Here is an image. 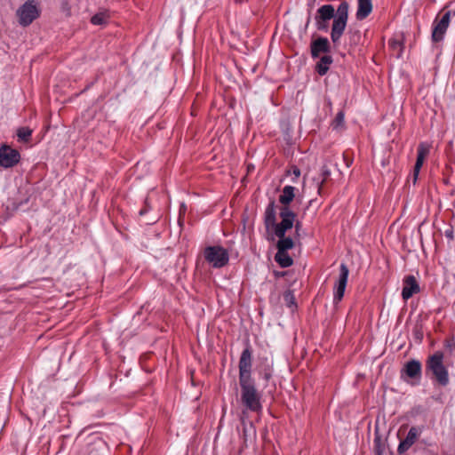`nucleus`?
Returning <instances> with one entry per match:
<instances>
[{
  "label": "nucleus",
  "instance_id": "12",
  "mask_svg": "<svg viewBox=\"0 0 455 455\" xmlns=\"http://www.w3.org/2000/svg\"><path fill=\"white\" fill-rule=\"evenodd\" d=\"M424 427H411L407 433L406 437L400 441L397 447L398 454L405 453L417 441L419 435L422 432Z\"/></svg>",
  "mask_w": 455,
  "mask_h": 455
},
{
  "label": "nucleus",
  "instance_id": "13",
  "mask_svg": "<svg viewBox=\"0 0 455 455\" xmlns=\"http://www.w3.org/2000/svg\"><path fill=\"white\" fill-rule=\"evenodd\" d=\"M403 284L402 298L404 301H407L414 294L420 291L419 284L416 277L412 275H405L403 280Z\"/></svg>",
  "mask_w": 455,
  "mask_h": 455
},
{
  "label": "nucleus",
  "instance_id": "2",
  "mask_svg": "<svg viewBox=\"0 0 455 455\" xmlns=\"http://www.w3.org/2000/svg\"><path fill=\"white\" fill-rule=\"evenodd\" d=\"M443 352L435 351L427 356L425 366L426 373H431L432 379L441 387L447 386L450 381L448 370L443 364Z\"/></svg>",
  "mask_w": 455,
  "mask_h": 455
},
{
  "label": "nucleus",
  "instance_id": "17",
  "mask_svg": "<svg viewBox=\"0 0 455 455\" xmlns=\"http://www.w3.org/2000/svg\"><path fill=\"white\" fill-rule=\"evenodd\" d=\"M257 372L267 383L274 374L273 363L267 356L259 357Z\"/></svg>",
  "mask_w": 455,
  "mask_h": 455
},
{
  "label": "nucleus",
  "instance_id": "8",
  "mask_svg": "<svg viewBox=\"0 0 455 455\" xmlns=\"http://www.w3.org/2000/svg\"><path fill=\"white\" fill-rule=\"evenodd\" d=\"M296 188L287 185L283 188L282 194L279 196L278 201L282 204L279 209V216L281 220H295L296 213L291 210L290 204L295 198Z\"/></svg>",
  "mask_w": 455,
  "mask_h": 455
},
{
  "label": "nucleus",
  "instance_id": "18",
  "mask_svg": "<svg viewBox=\"0 0 455 455\" xmlns=\"http://www.w3.org/2000/svg\"><path fill=\"white\" fill-rule=\"evenodd\" d=\"M372 12L371 0H357V11L355 17L358 20L366 19Z\"/></svg>",
  "mask_w": 455,
  "mask_h": 455
},
{
  "label": "nucleus",
  "instance_id": "37",
  "mask_svg": "<svg viewBox=\"0 0 455 455\" xmlns=\"http://www.w3.org/2000/svg\"><path fill=\"white\" fill-rule=\"evenodd\" d=\"M445 236L450 238V239H453V232L451 229H449V230H446L445 231Z\"/></svg>",
  "mask_w": 455,
  "mask_h": 455
},
{
  "label": "nucleus",
  "instance_id": "9",
  "mask_svg": "<svg viewBox=\"0 0 455 455\" xmlns=\"http://www.w3.org/2000/svg\"><path fill=\"white\" fill-rule=\"evenodd\" d=\"M295 220H287L286 218L281 220L279 226L275 230V235L279 238L276 243V249L278 251H288L292 249L295 245L293 239L290 236H285L286 232L293 227Z\"/></svg>",
  "mask_w": 455,
  "mask_h": 455
},
{
  "label": "nucleus",
  "instance_id": "22",
  "mask_svg": "<svg viewBox=\"0 0 455 455\" xmlns=\"http://www.w3.org/2000/svg\"><path fill=\"white\" fill-rule=\"evenodd\" d=\"M331 126L332 130H339L345 128V112L340 110L337 113L335 118L331 121Z\"/></svg>",
  "mask_w": 455,
  "mask_h": 455
},
{
  "label": "nucleus",
  "instance_id": "19",
  "mask_svg": "<svg viewBox=\"0 0 455 455\" xmlns=\"http://www.w3.org/2000/svg\"><path fill=\"white\" fill-rule=\"evenodd\" d=\"M333 62V58L328 53L324 54L320 58L318 62L315 64V72L323 76L327 74L330 69V66Z\"/></svg>",
  "mask_w": 455,
  "mask_h": 455
},
{
  "label": "nucleus",
  "instance_id": "29",
  "mask_svg": "<svg viewBox=\"0 0 455 455\" xmlns=\"http://www.w3.org/2000/svg\"><path fill=\"white\" fill-rule=\"evenodd\" d=\"M315 27H316L317 30L324 31V32H326L328 30V28H329L328 20H323L316 17H315Z\"/></svg>",
  "mask_w": 455,
  "mask_h": 455
},
{
  "label": "nucleus",
  "instance_id": "30",
  "mask_svg": "<svg viewBox=\"0 0 455 455\" xmlns=\"http://www.w3.org/2000/svg\"><path fill=\"white\" fill-rule=\"evenodd\" d=\"M288 174L293 175L292 181L296 182L297 179L300 176V170L297 165H291V169L287 172Z\"/></svg>",
  "mask_w": 455,
  "mask_h": 455
},
{
  "label": "nucleus",
  "instance_id": "6",
  "mask_svg": "<svg viewBox=\"0 0 455 455\" xmlns=\"http://www.w3.org/2000/svg\"><path fill=\"white\" fill-rule=\"evenodd\" d=\"M400 378L412 386L419 385L422 378V364L417 359H410L400 371Z\"/></svg>",
  "mask_w": 455,
  "mask_h": 455
},
{
  "label": "nucleus",
  "instance_id": "14",
  "mask_svg": "<svg viewBox=\"0 0 455 455\" xmlns=\"http://www.w3.org/2000/svg\"><path fill=\"white\" fill-rule=\"evenodd\" d=\"M331 44L327 37L318 36L310 43V52L313 59L319 58L322 53L331 52Z\"/></svg>",
  "mask_w": 455,
  "mask_h": 455
},
{
  "label": "nucleus",
  "instance_id": "11",
  "mask_svg": "<svg viewBox=\"0 0 455 455\" xmlns=\"http://www.w3.org/2000/svg\"><path fill=\"white\" fill-rule=\"evenodd\" d=\"M349 269L345 263L339 266V275L333 288V304L336 307L343 299L347 284Z\"/></svg>",
  "mask_w": 455,
  "mask_h": 455
},
{
  "label": "nucleus",
  "instance_id": "20",
  "mask_svg": "<svg viewBox=\"0 0 455 455\" xmlns=\"http://www.w3.org/2000/svg\"><path fill=\"white\" fill-rule=\"evenodd\" d=\"M336 16L334 7L331 4H324L322 5L318 10L315 15L316 18H319L323 20H330L334 19Z\"/></svg>",
  "mask_w": 455,
  "mask_h": 455
},
{
  "label": "nucleus",
  "instance_id": "1",
  "mask_svg": "<svg viewBox=\"0 0 455 455\" xmlns=\"http://www.w3.org/2000/svg\"><path fill=\"white\" fill-rule=\"evenodd\" d=\"M253 350L249 340L246 341L238 361V384L240 387V403L244 410L251 412L262 411V395L257 387L252 376Z\"/></svg>",
  "mask_w": 455,
  "mask_h": 455
},
{
  "label": "nucleus",
  "instance_id": "24",
  "mask_svg": "<svg viewBox=\"0 0 455 455\" xmlns=\"http://www.w3.org/2000/svg\"><path fill=\"white\" fill-rule=\"evenodd\" d=\"M389 47L393 51H398L397 58L401 57V53L403 50V36L401 38H392L388 42Z\"/></svg>",
  "mask_w": 455,
  "mask_h": 455
},
{
  "label": "nucleus",
  "instance_id": "26",
  "mask_svg": "<svg viewBox=\"0 0 455 455\" xmlns=\"http://www.w3.org/2000/svg\"><path fill=\"white\" fill-rule=\"evenodd\" d=\"M331 175V172L327 165H323L321 168L320 176L322 177L321 180L317 182V190L318 194L322 196L323 185L325 183L329 176Z\"/></svg>",
  "mask_w": 455,
  "mask_h": 455
},
{
  "label": "nucleus",
  "instance_id": "31",
  "mask_svg": "<svg viewBox=\"0 0 455 455\" xmlns=\"http://www.w3.org/2000/svg\"><path fill=\"white\" fill-rule=\"evenodd\" d=\"M414 339L420 343L423 339V331L420 326H415L413 329Z\"/></svg>",
  "mask_w": 455,
  "mask_h": 455
},
{
  "label": "nucleus",
  "instance_id": "38",
  "mask_svg": "<svg viewBox=\"0 0 455 455\" xmlns=\"http://www.w3.org/2000/svg\"><path fill=\"white\" fill-rule=\"evenodd\" d=\"M156 222V220L154 219V220H150L147 221L146 224L151 225V224H155Z\"/></svg>",
  "mask_w": 455,
  "mask_h": 455
},
{
  "label": "nucleus",
  "instance_id": "3",
  "mask_svg": "<svg viewBox=\"0 0 455 455\" xmlns=\"http://www.w3.org/2000/svg\"><path fill=\"white\" fill-rule=\"evenodd\" d=\"M448 5L443 7L440 13L435 18L432 24L431 41L433 44H438L443 41L447 29L451 23V16H455V10H446Z\"/></svg>",
  "mask_w": 455,
  "mask_h": 455
},
{
  "label": "nucleus",
  "instance_id": "23",
  "mask_svg": "<svg viewBox=\"0 0 455 455\" xmlns=\"http://www.w3.org/2000/svg\"><path fill=\"white\" fill-rule=\"evenodd\" d=\"M33 131L28 126H22L17 130V137L19 141L28 142L31 140Z\"/></svg>",
  "mask_w": 455,
  "mask_h": 455
},
{
  "label": "nucleus",
  "instance_id": "36",
  "mask_svg": "<svg viewBox=\"0 0 455 455\" xmlns=\"http://www.w3.org/2000/svg\"><path fill=\"white\" fill-rule=\"evenodd\" d=\"M301 227H302V224L300 221H297L296 224H295V233H296V235H299V230L301 229Z\"/></svg>",
  "mask_w": 455,
  "mask_h": 455
},
{
  "label": "nucleus",
  "instance_id": "34",
  "mask_svg": "<svg viewBox=\"0 0 455 455\" xmlns=\"http://www.w3.org/2000/svg\"><path fill=\"white\" fill-rule=\"evenodd\" d=\"M61 9L67 13V15H70V6L68 1H64L62 3Z\"/></svg>",
  "mask_w": 455,
  "mask_h": 455
},
{
  "label": "nucleus",
  "instance_id": "25",
  "mask_svg": "<svg viewBox=\"0 0 455 455\" xmlns=\"http://www.w3.org/2000/svg\"><path fill=\"white\" fill-rule=\"evenodd\" d=\"M373 450L375 455H383L385 451V443L378 433L375 434L373 439Z\"/></svg>",
  "mask_w": 455,
  "mask_h": 455
},
{
  "label": "nucleus",
  "instance_id": "35",
  "mask_svg": "<svg viewBox=\"0 0 455 455\" xmlns=\"http://www.w3.org/2000/svg\"><path fill=\"white\" fill-rule=\"evenodd\" d=\"M290 273H291L290 271H274V275L277 278L288 275Z\"/></svg>",
  "mask_w": 455,
  "mask_h": 455
},
{
  "label": "nucleus",
  "instance_id": "32",
  "mask_svg": "<svg viewBox=\"0 0 455 455\" xmlns=\"http://www.w3.org/2000/svg\"><path fill=\"white\" fill-rule=\"evenodd\" d=\"M151 210V206L148 203V198H145L144 200V205L143 207L139 211V215L140 217L145 216L149 211Z\"/></svg>",
  "mask_w": 455,
  "mask_h": 455
},
{
  "label": "nucleus",
  "instance_id": "28",
  "mask_svg": "<svg viewBox=\"0 0 455 455\" xmlns=\"http://www.w3.org/2000/svg\"><path fill=\"white\" fill-rule=\"evenodd\" d=\"M91 23L93 25H105L108 23V17L103 12H98L91 18Z\"/></svg>",
  "mask_w": 455,
  "mask_h": 455
},
{
  "label": "nucleus",
  "instance_id": "10",
  "mask_svg": "<svg viewBox=\"0 0 455 455\" xmlns=\"http://www.w3.org/2000/svg\"><path fill=\"white\" fill-rule=\"evenodd\" d=\"M20 159L21 156L19 150L5 143L0 145V167L12 168L20 162Z\"/></svg>",
  "mask_w": 455,
  "mask_h": 455
},
{
  "label": "nucleus",
  "instance_id": "5",
  "mask_svg": "<svg viewBox=\"0 0 455 455\" xmlns=\"http://www.w3.org/2000/svg\"><path fill=\"white\" fill-rule=\"evenodd\" d=\"M204 259L214 268H221L228 264L229 254L220 245L206 246L204 250Z\"/></svg>",
  "mask_w": 455,
  "mask_h": 455
},
{
  "label": "nucleus",
  "instance_id": "16",
  "mask_svg": "<svg viewBox=\"0 0 455 455\" xmlns=\"http://www.w3.org/2000/svg\"><path fill=\"white\" fill-rule=\"evenodd\" d=\"M429 149H430V146L425 142H421L418 146L417 159H416V163H415V165L413 168V174H412V183L414 185L416 184V182L418 180L419 173V171L424 164V160H425L426 156L429 154Z\"/></svg>",
  "mask_w": 455,
  "mask_h": 455
},
{
  "label": "nucleus",
  "instance_id": "40",
  "mask_svg": "<svg viewBox=\"0 0 455 455\" xmlns=\"http://www.w3.org/2000/svg\"><path fill=\"white\" fill-rule=\"evenodd\" d=\"M245 435H246V428L244 427L243 428V435L245 436Z\"/></svg>",
  "mask_w": 455,
  "mask_h": 455
},
{
  "label": "nucleus",
  "instance_id": "33",
  "mask_svg": "<svg viewBox=\"0 0 455 455\" xmlns=\"http://www.w3.org/2000/svg\"><path fill=\"white\" fill-rule=\"evenodd\" d=\"M445 347L448 348L451 352H452L455 349V341L454 339H446L445 340Z\"/></svg>",
  "mask_w": 455,
  "mask_h": 455
},
{
  "label": "nucleus",
  "instance_id": "7",
  "mask_svg": "<svg viewBox=\"0 0 455 455\" xmlns=\"http://www.w3.org/2000/svg\"><path fill=\"white\" fill-rule=\"evenodd\" d=\"M40 8L36 0L26 1L16 12L19 24L22 27L29 26L40 16Z\"/></svg>",
  "mask_w": 455,
  "mask_h": 455
},
{
  "label": "nucleus",
  "instance_id": "27",
  "mask_svg": "<svg viewBox=\"0 0 455 455\" xmlns=\"http://www.w3.org/2000/svg\"><path fill=\"white\" fill-rule=\"evenodd\" d=\"M283 297L284 303L288 307H290V308L297 307L296 299H295L294 291L292 290H290V289L286 290L283 292Z\"/></svg>",
  "mask_w": 455,
  "mask_h": 455
},
{
  "label": "nucleus",
  "instance_id": "15",
  "mask_svg": "<svg viewBox=\"0 0 455 455\" xmlns=\"http://www.w3.org/2000/svg\"><path fill=\"white\" fill-rule=\"evenodd\" d=\"M276 205L275 200H270L264 212V226L267 232L277 229L279 223L276 222Z\"/></svg>",
  "mask_w": 455,
  "mask_h": 455
},
{
  "label": "nucleus",
  "instance_id": "21",
  "mask_svg": "<svg viewBox=\"0 0 455 455\" xmlns=\"http://www.w3.org/2000/svg\"><path fill=\"white\" fill-rule=\"evenodd\" d=\"M275 260L283 268L289 267L293 264L292 258L289 255L288 251H278L275 255Z\"/></svg>",
  "mask_w": 455,
  "mask_h": 455
},
{
  "label": "nucleus",
  "instance_id": "4",
  "mask_svg": "<svg viewBox=\"0 0 455 455\" xmlns=\"http://www.w3.org/2000/svg\"><path fill=\"white\" fill-rule=\"evenodd\" d=\"M348 3L343 1L338 6L336 16L333 19L331 39L334 44H338L347 27L348 19Z\"/></svg>",
  "mask_w": 455,
  "mask_h": 455
},
{
  "label": "nucleus",
  "instance_id": "39",
  "mask_svg": "<svg viewBox=\"0 0 455 455\" xmlns=\"http://www.w3.org/2000/svg\"><path fill=\"white\" fill-rule=\"evenodd\" d=\"M355 36H356L357 37H360V33H359V31H356V32H355Z\"/></svg>",
  "mask_w": 455,
  "mask_h": 455
}]
</instances>
